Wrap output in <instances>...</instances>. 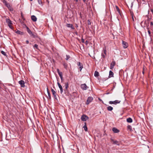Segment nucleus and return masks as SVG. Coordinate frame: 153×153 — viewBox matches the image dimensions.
Returning a JSON list of instances; mask_svg holds the SVG:
<instances>
[{
  "label": "nucleus",
  "mask_w": 153,
  "mask_h": 153,
  "mask_svg": "<svg viewBox=\"0 0 153 153\" xmlns=\"http://www.w3.org/2000/svg\"><path fill=\"white\" fill-rule=\"evenodd\" d=\"M6 22L8 24L9 27L11 29L13 30V28L12 26L13 24L12 21L9 19H6Z\"/></svg>",
  "instance_id": "f257e3e1"
},
{
  "label": "nucleus",
  "mask_w": 153,
  "mask_h": 153,
  "mask_svg": "<svg viewBox=\"0 0 153 153\" xmlns=\"http://www.w3.org/2000/svg\"><path fill=\"white\" fill-rule=\"evenodd\" d=\"M27 31L28 33L31 36H32L33 38H35L37 37L33 33L32 31L30 30L29 29L28 27L25 25Z\"/></svg>",
  "instance_id": "f03ea898"
},
{
  "label": "nucleus",
  "mask_w": 153,
  "mask_h": 153,
  "mask_svg": "<svg viewBox=\"0 0 153 153\" xmlns=\"http://www.w3.org/2000/svg\"><path fill=\"white\" fill-rule=\"evenodd\" d=\"M88 118V117L85 114H83L82 115L81 117V120L84 121H86V120Z\"/></svg>",
  "instance_id": "7ed1b4c3"
},
{
  "label": "nucleus",
  "mask_w": 153,
  "mask_h": 153,
  "mask_svg": "<svg viewBox=\"0 0 153 153\" xmlns=\"http://www.w3.org/2000/svg\"><path fill=\"white\" fill-rule=\"evenodd\" d=\"M111 142H112V144H116L118 146L120 145V141H118L116 140H114L113 139L111 138Z\"/></svg>",
  "instance_id": "20e7f679"
},
{
  "label": "nucleus",
  "mask_w": 153,
  "mask_h": 153,
  "mask_svg": "<svg viewBox=\"0 0 153 153\" xmlns=\"http://www.w3.org/2000/svg\"><path fill=\"white\" fill-rule=\"evenodd\" d=\"M120 101L117 100L114 101H110L109 102V103L110 104H113L114 105H116L117 104L119 103Z\"/></svg>",
  "instance_id": "39448f33"
},
{
  "label": "nucleus",
  "mask_w": 153,
  "mask_h": 153,
  "mask_svg": "<svg viewBox=\"0 0 153 153\" xmlns=\"http://www.w3.org/2000/svg\"><path fill=\"white\" fill-rule=\"evenodd\" d=\"M80 87L83 90H85L88 88L85 84H82L81 85Z\"/></svg>",
  "instance_id": "423d86ee"
},
{
  "label": "nucleus",
  "mask_w": 153,
  "mask_h": 153,
  "mask_svg": "<svg viewBox=\"0 0 153 153\" xmlns=\"http://www.w3.org/2000/svg\"><path fill=\"white\" fill-rule=\"evenodd\" d=\"M93 100V98L92 97H88L86 103V104H88L90 102H91Z\"/></svg>",
  "instance_id": "0eeeda50"
},
{
  "label": "nucleus",
  "mask_w": 153,
  "mask_h": 153,
  "mask_svg": "<svg viewBox=\"0 0 153 153\" xmlns=\"http://www.w3.org/2000/svg\"><path fill=\"white\" fill-rule=\"evenodd\" d=\"M19 83L21 85V86L22 88L25 87V82L23 80H20L19 81Z\"/></svg>",
  "instance_id": "6e6552de"
},
{
  "label": "nucleus",
  "mask_w": 153,
  "mask_h": 153,
  "mask_svg": "<svg viewBox=\"0 0 153 153\" xmlns=\"http://www.w3.org/2000/svg\"><path fill=\"white\" fill-rule=\"evenodd\" d=\"M122 45L123 47L125 48H126L128 47V44L125 41H122Z\"/></svg>",
  "instance_id": "1a4fd4ad"
},
{
  "label": "nucleus",
  "mask_w": 153,
  "mask_h": 153,
  "mask_svg": "<svg viewBox=\"0 0 153 153\" xmlns=\"http://www.w3.org/2000/svg\"><path fill=\"white\" fill-rule=\"evenodd\" d=\"M51 91L53 95V96L54 97L55 99L57 100V97L56 95V91L53 89H51Z\"/></svg>",
  "instance_id": "9d476101"
},
{
  "label": "nucleus",
  "mask_w": 153,
  "mask_h": 153,
  "mask_svg": "<svg viewBox=\"0 0 153 153\" xmlns=\"http://www.w3.org/2000/svg\"><path fill=\"white\" fill-rule=\"evenodd\" d=\"M115 62L114 61H113L110 64V68L112 69L114 68V66L115 65Z\"/></svg>",
  "instance_id": "9b49d317"
},
{
  "label": "nucleus",
  "mask_w": 153,
  "mask_h": 153,
  "mask_svg": "<svg viewBox=\"0 0 153 153\" xmlns=\"http://www.w3.org/2000/svg\"><path fill=\"white\" fill-rule=\"evenodd\" d=\"M57 84L58 85V86H59V88H60V93L61 94H62V93L63 91L62 87V85L60 84V83L58 82H57Z\"/></svg>",
  "instance_id": "f8f14e48"
},
{
  "label": "nucleus",
  "mask_w": 153,
  "mask_h": 153,
  "mask_svg": "<svg viewBox=\"0 0 153 153\" xmlns=\"http://www.w3.org/2000/svg\"><path fill=\"white\" fill-rule=\"evenodd\" d=\"M112 130L113 132L114 133H117L120 132V130L115 127L113 128L112 129Z\"/></svg>",
  "instance_id": "ddd939ff"
},
{
  "label": "nucleus",
  "mask_w": 153,
  "mask_h": 153,
  "mask_svg": "<svg viewBox=\"0 0 153 153\" xmlns=\"http://www.w3.org/2000/svg\"><path fill=\"white\" fill-rule=\"evenodd\" d=\"M31 19L32 20L33 22H36L37 20V18L36 16L34 15H33L31 16Z\"/></svg>",
  "instance_id": "4468645a"
},
{
  "label": "nucleus",
  "mask_w": 153,
  "mask_h": 153,
  "mask_svg": "<svg viewBox=\"0 0 153 153\" xmlns=\"http://www.w3.org/2000/svg\"><path fill=\"white\" fill-rule=\"evenodd\" d=\"M66 26L68 27L71 28V29H74V27L73 26L72 24H67L66 25Z\"/></svg>",
  "instance_id": "2eb2a0df"
},
{
  "label": "nucleus",
  "mask_w": 153,
  "mask_h": 153,
  "mask_svg": "<svg viewBox=\"0 0 153 153\" xmlns=\"http://www.w3.org/2000/svg\"><path fill=\"white\" fill-rule=\"evenodd\" d=\"M77 65L79 66L80 69V71H81L82 68H83L82 65L80 62H78L77 63Z\"/></svg>",
  "instance_id": "dca6fc26"
},
{
  "label": "nucleus",
  "mask_w": 153,
  "mask_h": 153,
  "mask_svg": "<svg viewBox=\"0 0 153 153\" xmlns=\"http://www.w3.org/2000/svg\"><path fill=\"white\" fill-rule=\"evenodd\" d=\"M114 73L111 71H110L109 72V77H113Z\"/></svg>",
  "instance_id": "f3484780"
},
{
  "label": "nucleus",
  "mask_w": 153,
  "mask_h": 153,
  "mask_svg": "<svg viewBox=\"0 0 153 153\" xmlns=\"http://www.w3.org/2000/svg\"><path fill=\"white\" fill-rule=\"evenodd\" d=\"M85 125L83 126V128H84L85 130L86 131L88 130V128L87 126V124L86 123H85Z\"/></svg>",
  "instance_id": "a211bd4d"
},
{
  "label": "nucleus",
  "mask_w": 153,
  "mask_h": 153,
  "mask_svg": "<svg viewBox=\"0 0 153 153\" xmlns=\"http://www.w3.org/2000/svg\"><path fill=\"white\" fill-rule=\"evenodd\" d=\"M47 92H48V99H51V94H50V93L49 91H48V88H47Z\"/></svg>",
  "instance_id": "6ab92c4d"
},
{
  "label": "nucleus",
  "mask_w": 153,
  "mask_h": 153,
  "mask_svg": "<svg viewBox=\"0 0 153 153\" xmlns=\"http://www.w3.org/2000/svg\"><path fill=\"white\" fill-rule=\"evenodd\" d=\"M116 9L117 11L118 12V13L120 15H121V13L120 11V10L118 7L117 6H115Z\"/></svg>",
  "instance_id": "aec40b11"
},
{
  "label": "nucleus",
  "mask_w": 153,
  "mask_h": 153,
  "mask_svg": "<svg viewBox=\"0 0 153 153\" xmlns=\"http://www.w3.org/2000/svg\"><path fill=\"white\" fill-rule=\"evenodd\" d=\"M127 121L128 123H131L132 122V120L131 118L129 117L127 119Z\"/></svg>",
  "instance_id": "412c9836"
},
{
  "label": "nucleus",
  "mask_w": 153,
  "mask_h": 153,
  "mask_svg": "<svg viewBox=\"0 0 153 153\" xmlns=\"http://www.w3.org/2000/svg\"><path fill=\"white\" fill-rule=\"evenodd\" d=\"M107 109L108 111H111L113 109V108L109 106L107 107Z\"/></svg>",
  "instance_id": "4be33fe9"
},
{
  "label": "nucleus",
  "mask_w": 153,
  "mask_h": 153,
  "mask_svg": "<svg viewBox=\"0 0 153 153\" xmlns=\"http://www.w3.org/2000/svg\"><path fill=\"white\" fill-rule=\"evenodd\" d=\"M98 72L96 71L94 72V75L95 77H97L99 76Z\"/></svg>",
  "instance_id": "5701e85b"
},
{
  "label": "nucleus",
  "mask_w": 153,
  "mask_h": 153,
  "mask_svg": "<svg viewBox=\"0 0 153 153\" xmlns=\"http://www.w3.org/2000/svg\"><path fill=\"white\" fill-rule=\"evenodd\" d=\"M16 33L18 34L21 35H22L23 33L22 32L19 30H17L16 32Z\"/></svg>",
  "instance_id": "b1692460"
},
{
  "label": "nucleus",
  "mask_w": 153,
  "mask_h": 153,
  "mask_svg": "<svg viewBox=\"0 0 153 153\" xmlns=\"http://www.w3.org/2000/svg\"><path fill=\"white\" fill-rule=\"evenodd\" d=\"M65 87L66 90H67L68 87V83H66L65 84Z\"/></svg>",
  "instance_id": "393cba45"
},
{
  "label": "nucleus",
  "mask_w": 153,
  "mask_h": 153,
  "mask_svg": "<svg viewBox=\"0 0 153 153\" xmlns=\"http://www.w3.org/2000/svg\"><path fill=\"white\" fill-rule=\"evenodd\" d=\"M33 47L34 49H38V45L37 44L34 45Z\"/></svg>",
  "instance_id": "a878e982"
},
{
  "label": "nucleus",
  "mask_w": 153,
  "mask_h": 153,
  "mask_svg": "<svg viewBox=\"0 0 153 153\" xmlns=\"http://www.w3.org/2000/svg\"><path fill=\"white\" fill-rule=\"evenodd\" d=\"M1 54H2L4 56H7L6 53L4 51H1Z\"/></svg>",
  "instance_id": "bb28decb"
},
{
  "label": "nucleus",
  "mask_w": 153,
  "mask_h": 153,
  "mask_svg": "<svg viewBox=\"0 0 153 153\" xmlns=\"http://www.w3.org/2000/svg\"><path fill=\"white\" fill-rule=\"evenodd\" d=\"M63 66H64V68L66 69L67 68V67H68V65L67 64H66V63H64L63 64Z\"/></svg>",
  "instance_id": "cd10ccee"
},
{
  "label": "nucleus",
  "mask_w": 153,
  "mask_h": 153,
  "mask_svg": "<svg viewBox=\"0 0 153 153\" xmlns=\"http://www.w3.org/2000/svg\"><path fill=\"white\" fill-rule=\"evenodd\" d=\"M127 129L128 130H131L132 129L131 126L130 125H128L127 126Z\"/></svg>",
  "instance_id": "c85d7f7f"
},
{
  "label": "nucleus",
  "mask_w": 153,
  "mask_h": 153,
  "mask_svg": "<svg viewBox=\"0 0 153 153\" xmlns=\"http://www.w3.org/2000/svg\"><path fill=\"white\" fill-rule=\"evenodd\" d=\"M70 58V56L69 55H66V58L65 59L67 60H68V59Z\"/></svg>",
  "instance_id": "c756f323"
},
{
  "label": "nucleus",
  "mask_w": 153,
  "mask_h": 153,
  "mask_svg": "<svg viewBox=\"0 0 153 153\" xmlns=\"http://www.w3.org/2000/svg\"><path fill=\"white\" fill-rule=\"evenodd\" d=\"M148 34H149V36L151 37V31H150V30H148Z\"/></svg>",
  "instance_id": "7c9ffc66"
},
{
  "label": "nucleus",
  "mask_w": 153,
  "mask_h": 153,
  "mask_svg": "<svg viewBox=\"0 0 153 153\" xmlns=\"http://www.w3.org/2000/svg\"><path fill=\"white\" fill-rule=\"evenodd\" d=\"M58 74L59 76L60 77H62V72H60Z\"/></svg>",
  "instance_id": "2f4dec72"
},
{
  "label": "nucleus",
  "mask_w": 153,
  "mask_h": 153,
  "mask_svg": "<svg viewBox=\"0 0 153 153\" xmlns=\"http://www.w3.org/2000/svg\"><path fill=\"white\" fill-rule=\"evenodd\" d=\"M106 55H105V54L104 53H102V54H101V56H102V57L104 58H105V56Z\"/></svg>",
  "instance_id": "473e14b6"
},
{
  "label": "nucleus",
  "mask_w": 153,
  "mask_h": 153,
  "mask_svg": "<svg viewBox=\"0 0 153 153\" xmlns=\"http://www.w3.org/2000/svg\"><path fill=\"white\" fill-rule=\"evenodd\" d=\"M38 3L40 4H42V1L41 0H38Z\"/></svg>",
  "instance_id": "72a5a7b5"
},
{
  "label": "nucleus",
  "mask_w": 153,
  "mask_h": 153,
  "mask_svg": "<svg viewBox=\"0 0 153 153\" xmlns=\"http://www.w3.org/2000/svg\"><path fill=\"white\" fill-rule=\"evenodd\" d=\"M103 53H104L105 55H106V49H103Z\"/></svg>",
  "instance_id": "f704fd0d"
},
{
  "label": "nucleus",
  "mask_w": 153,
  "mask_h": 153,
  "mask_svg": "<svg viewBox=\"0 0 153 153\" xmlns=\"http://www.w3.org/2000/svg\"><path fill=\"white\" fill-rule=\"evenodd\" d=\"M5 5H6L7 7L8 8L10 7V4H9L7 3Z\"/></svg>",
  "instance_id": "c9c22d12"
},
{
  "label": "nucleus",
  "mask_w": 153,
  "mask_h": 153,
  "mask_svg": "<svg viewBox=\"0 0 153 153\" xmlns=\"http://www.w3.org/2000/svg\"><path fill=\"white\" fill-rule=\"evenodd\" d=\"M3 2L4 3L5 5L7 4V2L5 0H3Z\"/></svg>",
  "instance_id": "e433bc0d"
},
{
  "label": "nucleus",
  "mask_w": 153,
  "mask_h": 153,
  "mask_svg": "<svg viewBox=\"0 0 153 153\" xmlns=\"http://www.w3.org/2000/svg\"><path fill=\"white\" fill-rule=\"evenodd\" d=\"M88 24L89 25H90L91 24V22L89 20H88Z\"/></svg>",
  "instance_id": "4c0bfd02"
},
{
  "label": "nucleus",
  "mask_w": 153,
  "mask_h": 153,
  "mask_svg": "<svg viewBox=\"0 0 153 153\" xmlns=\"http://www.w3.org/2000/svg\"><path fill=\"white\" fill-rule=\"evenodd\" d=\"M81 41H82V42L83 43H84L85 42L84 39L83 38H82Z\"/></svg>",
  "instance_id": "58836bf2"
},
{
  "label": "nucleus",
  "mask_w": 153,
  "mask_h": 153,
  "mask_svg": "<svg viewBox=\"0 0 153 153\" xmlns=\"http://www.w3.org/2000/svg\"><path fill=\"white\" fill-rule=\"evenodd\" d=\"M85 45H88V42L87 41V40H86L85 42Z\"/></svg>",
  "instance_id": "ea45409f"
},
{
  "label": "nucleus",
  "mask_w": 153,
  "mask_h": 153,
  "mask_svg": "<svg viewBox=\"0 0 153 153\" xmlns=\"http://www.w3.org/2000/svg\"><path fill=\"white\" fill-rule=\"evenodd\" d=\"M150 25L151 27V26H152L153 25V22H151Z\"/></svg>",
  "instance_id": "a19ab883"
},
{
  "label": "nucleus",
  "mask_w": 153,
  "mask_h": 153,
  "mask_svg": "<svg viewBox=\"0 0 153 153\" xmlns=\"http://www.w3.org/2000/svg\"><path fill=\"white\" fill-rule=\"evenodd\" d=\"M57 73H59V72H60L59 71V69H57Z\"/></svg>",
  "instance_id": "79ce46f5"
},
{
  "label": "nucleus",
  "mask_w": 153,
  "mask_h": 153,
  "mask_svg": "<svg viewBox=\"0 0 153 153\" xmlns=\"http://www.w3.org/2000/svg\"><path fill=\"white\" fill-rule=\"evenodd\" d=\"M26 43L27 44H28L29 43V42L28 40H26Z\"/></svg>",
  "instance_id": "37998d69"
},
{
  "label": "nucleus",
  "mask_w": 153,
  "mask_h": 153,
  "mask_svg": "<svg viewBox=\"0 0 153 153\" xmlns=\"http://www.w3.org/2000/svg\"><path fill=\"white\" fill-rule=\"evenodd\" d=\"M60 78H61V81H62L63 80V77H62H62H60Z\"/></svg>",
  "instance_id": "c03bdc74"
},
{
  "label": "nucleus",
  "mask_w": 153,
  "mask_h": 153,
  "mask_svg": "<svg viewBox=\"0 0 153 153\" xmlns=\"http://www.w3.org/2000/svg\"><path fill=\"white\" fill-rule=\"evenodd\" d=\"M151 11L152 12V13H153V10L152 9H151Z\"/></svg>",
  "instance_id": "a18cd8bd"
},
{
  "label": "nucleus",
  "mask_w": 153,
  "mask_h": 153,
  "mask_svg": "<svg viewBox=\"0 0 153 153\" xmlns=\"http://www.w3.org/2000/svg\"><path fill=\"white\" fill-rule=\"evenodd\" d=\"M147 29L148 30H149V27L148 26H147Z\"/></svg>",
  "instance_id": "49530a36"
},
{
  "label": "nucleus",
  "mask_w": 153,
  "mask_h": 153,
  "mask_svg": "<svg viewBox=\"0 0 153 153\" xmlns=\"http://www.w3.org/2000/svg\"><path fill=\"white\" fill-rule=\"evenodd\" d=\"M151 18H149V19H148V21H149L150 20H151Z\"/></svg>",
  "instance_id": "de8ad7c7"
},
{
  "label": "nucleus",
  "mask_w": 153,
  "mask_h": 153,
  "mask_svg": "<svg viewBox=\"0 0 153 153\" xmlns=\"http://www.w3.org/2000/svg\"><path fill=\"white\" fill-rule=\"evenodd\" d=\"M109 94V92H108V93H106V94Z\"/></svg>",
  "instance_id": "09e8293b"
},
{
  "label": "nucleus",
  "mask_w": 153,
  "mask_h": 153,
  "mask_svg": "<svg viewBox=\"0 0 153 153\" xmlns=\"http://www.w3.org/2000/svg\"><path fill=\"white\" fill-rule=\"evenodd\" d=\"M83 1L84 2H85L86 1V0H83Z\"/></svg>",
  "instance_id": "8fccbe9b"
},
{
  "label": "nucleus",
  "mask_w": 153,
  "mask_h": 153,
  "mask_svg": "<svg viewBox=\"0 0 153 153\" xmlns=\"http://www.w3.org/2000/svg\"><path fill=\"white\" fill-rule=\"evenodd\" d=\"M75 34H76L77 35V32H75Z\"/></svg>",
  "instance_id": "3c124183"
},
{
  "label": "nucleus",
  "mask_w": 153,
  "mask_h": 153,
  "mask_svg": "<svg viewBox=\"0 0 153 153\" xmlns=\"http://www.w3.org/2000/svg\"><path fill=\"white\" fill-rule=\"evenodd\" d=\"M76 2H77L78 1V0H75Z\"/></svg>",
  "instance_id": "603ef678"
},
{
  "label": "nucleus",
  "mask_w": 153,
  "mask_h": 153,
  "mask_svg": "<svg viewBox=\"0 0 153 153\" xmlns=\"http://www.w3.org/2000/svg\"><path fill=\"white\" fill-rule=\"evenodd\" d=\"M143 1H144L145 2V0H142Z\"/></svg>",
  "instance_id": "864d4df0"
},
{
  "label": "nucleus",
  "mask_w": 153,
  "mask_h": 153,
  "mask_svg": "<svg viewBox=\"0 0 153 153\" xmlns=\"http://www.w3.org/2000/svg\"><path fill=\"white\" fill-rule=\"evenodd\" d=\"M99 100L100 101L102 100H101L100 99H99Z\"/></svg>",
  "instance_id": "5fc2aeb1"
},
{
  "label": "nucleus",
  "mask_w": 153,
  "mask_h": 153,
  "mask_svg": "<svg viewBox=\"0 0 153 153\" xmlns=\"http://www.w3.org/2000/svg\"><path fill=\"white\" fill-rule=\"evenodd\" d=\"M143 74H144V72H143Z\"/></svg>",
  "instance_id": "6e6d98bb"
},
{
  "label": "nucleus",
  "mask_w": 153,
  "mask_h": 153,
  "mask_svg": "<svg viewBox=\"0 0 153 153\" xmlns=\"http://www.w3.org/2000/svg\"><path fill=\"white\" fill-rule=\"evenodd\" d=\"M30 1H32L33 0H30Z\"/></svg>",
  "instance_id": "4d7b16f0"
}]
</instances>
